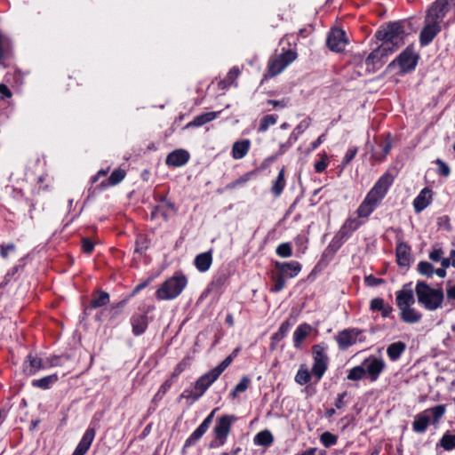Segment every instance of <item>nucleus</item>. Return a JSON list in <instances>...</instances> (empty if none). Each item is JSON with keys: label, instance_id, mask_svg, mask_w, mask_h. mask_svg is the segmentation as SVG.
<instances>
[{"label": "nucleus", "instance_id": "864d4df0", "mask_svg": "<svg viewBox=\"0 0 455 455\" xmlns=\"http://www.w3.org/2000/svg\"><path fill=\"white\" fill-rule=\"evenodd\" d=\"M342 246L340 242L336 241L334 238L331 241V243L328 244L326 249L324 250L323 256H333L339 249Z\"/></svg>", "mask_w": 455, "mask_h": 455}, {"label": "nucleus", "instance_id": "b1692460", "mask_svg": "<svg viewBox=\"0 0 455 455\" xmlns=\"http://www.w3.org/2000/svg\"><path fill=\"white\" fill-rule=\"evenodd\" d=\"M95 436V429L88 428L72 455H84Z\"/></svg>", "mask_w": 455, "mask_h": 455}, {"label": "nucleus", "instance_id": "f3484780", "mask_svg": "<svg viewBox=\"0 0 455 455\" xmlns=\"http://www.w3.org/2000/svg\"><path fill=\"white\" fill-rule=\"evenodd\" d=\"M395 257L400 267H409L411 259V246L407 243L399 240L395 247Z\"/></svg>", "mask_w": 455, "mask_h": 455}, {"label": "nucleus", "instance_id": "bb28decb", "mask_svg": "<svg viewBox=\"0 0 455 455\" xmlns=\"http://www.w3.org/2000/svg\"><path fill=\"white\" fill-rule=\"evenodd\" d=\"M184 286H160L156 291V296L159 299H171L177 297Z\"/></svg>", "mask_w": 455, "mask_h": 455}, {"label": "nucleus", "instance_id": "393cba45", "mask_svg": "<svg viewBox=\"0 0 455 455\" xmlns=\"http://www.w3.org/2000/svg\"><path fill=\"white\" fill-rule=\"evenodd\" d=\"M251 148V140L248 139L235 141L232 146L231 156L234 159L243 158Z\"/></svg>", "mask_w": 455, "mask_h": 455}, {"label": "nucleus", "instance_id": "0eeeda50", "mask_svg": "<svg viewBox=\"0 0 455 455\" xmlns=\"http://www.w3.org/2000/svg\"><path fill=\"white\" fill-rule=\"evenodd\" d=\"M394 53L388 45L381 44L374 49L365 59L364 64L369 72H375L386 62L388 55Z\"/></svg>", "mask_w": 455, "mask_h": 455}, {"label": "nucleus", "instance_id": "cd10ccee", "mask_svg": "<svg viewBox=\"0 0 455 455\" xmlns=\"http://www.w3.org/2000/svg\"><path fill=\"white\" fill-rule=\"evenodd\" d=\"M212 262V255L211 251H206L198 254L195 258V266L200 272L207 271Z\"/></svg>", "mask_w": 455, "mask_h": 455}, {"label": "nucleus", "instance_id": "e433bc0d", "mask_svg": "<svg viewBox=\"0 0 455 455\" xmlns=\"http://www.w3.org/2000/svg\"><path fill=\"white\" fill-rule=\"evenodd\" d=\"M405 348L406 345L402 341L392 343L387 347V355L391 360H396L400 357L401 354L405 350Z\"/></svg>", "mask_w": 455, "mask_h": 455}, {"label": "nucleus", "instance_id": "58836bf2", "mask_svg": "<svg viewBox=\"0 0 455 455\" xmlns=\"http://www.w3.org/2000/svg\"><path fill=\"white\" fill-rule=\"evenodd\" d=\"M277 118H278V116L276 115L264 116L259 122L258 131L259 132H266L271 125H274L276 124Z\"/></svg>", "mask_w": 455, "mask_h": 455}, {"label": "nucleus", "instance_id": "dca6fc26", "mask_svg": "<svg viewBox=\"0 0 455 455\" xmlns=\"http://www.w3.org/2000/svg\"><path fill=\"white\" fill-rule=\"evenodd\" d=\"M361 331L357 329H349L340 331L336 336V340L340 349H347L348 347L355 343L357 337L361 334Z\"/></svg>", "mask_w": 455, "mask_h": 455}, {"label": "nucleus", "instance_id": "a878e982", "mask_svg": "<svg viewBox=\"0 0 455 455\" xmlns=\"http://www.w3.org/2000/svg\"><path fill=\"white\" fill-rule=\"evenodd\" d=\"M220 111H212L198 115L186 125V128L203 126L204 124L216 119L220 116Z\"/></svg>", "mask_w": 455, "mask_h": 455}, {"label": "nucleus", "instance_id": "c03bdc74", "mask_svg": "<svg viewBox=\"0 0 455 455\" xmlns=\"http://www.w3.org/2000/svg\"><path fill=\"white\" fill-rule=\"evenodd\" d=\"M276 254L281 258H288L292 255V248L290 243H282L275 249Z\"/></svg>", "mask_w": 455, "mask_h": 455}, {"label": "nucleus", "instance_id": "13d9d810", "mask_svg": "<svg viewBox=\"0 0 455 455\" xmlns=\"http://www.w3.org/2000/svg\"><path fill=\"white\" fill-rule=\"evenodd\" d=\"M289 327H290V323H289V321H285V322H283V323L281 324V326H280V328H279L278 331H277L276 333H275V334H274V336H273V339H274L275 341H280V340L284 337L285 333L288 331Z\"/></svg>", "mask_w": 455, "mask_h": 455}, {"label": "nucleus", "instance_id": "7c9ffc66", "mask_svg": "<svg viewBox=\"0 0 455 455\" xmlns=\"http://www.w3.org/2000/svg\"><path fill=\"white\" fill-rule=\"evenodd\" d=\"M256 175V172L255 171H251V172H248L244 174H243L242 176H240L238 179H236L235 180L227 184L225 186V189L226 190H233V189H235L237 188H242L243 187L249 180H251L254 176Z\"/></svg>", "mask_w": 455, "mask_h": 455}, {"label": "nucleus", "instance_id": "79ce46f5", "mask_svg": "<svg viewBox=\"0 0 455 455\" xmlns=\"http://www.w3.org/2000/svg\"><path fill=\"white\" fill-rule=\"evenodd\" d=\"M417 268L419 274L427 277H432L435 272L433 265L427 261H420Z\"/></svg>", "mask_w": 455, "mask_h": 455}, {"label": "nucleus", "instance_id": "9b49d317", "mask_svg": "<svg viewBox=\"0 0 455 455\" xmlns=\"http://www.w3.org/2000/svg\"><path fill=\"white\" fill-rule=\"evenodd\" d=\"M312 355L314 358L312 374L320 379L328 365V356L325 353V347L320 344L314 345L312 347Z\"/></svg>", "mask_w": 455, "mask_h": 455}, {"label": "nucleus", "instance_id": "ea45409f", "mask_svg": "<svg viewBox=\"0 0 455 455\" xmlns=\"http://www.w3.org/2000/svg\"><path fill=\"white\" fill-rule=\"evenodd\" d=\"M445 411H446V406L443 404H440V405L435 406L433 408H430L425 411L427 412V414L428 412H430L432 414L433 424L436 425V424H438L440 419L444 415Z\"/></svg>", "mask_w": 455, "mask_h": 455}, {"label": "nucleus", "instance_id": "39448f33", "mask_svg": "<svg viewBox=\"0 0 455 455\" xmlns=\"http://www.w3.org/2000/svg\"><path fill=\"white\" fill-rule=\"evenodd\" d=\"M419 58V54L415 51L414 44H411L388 64L387 68H392L395 65H397L402 74L411 73L415 70Z\"/></svg>", "mask_w": 455, "mask_h": 455}, {"label": "nucleus", "instance_id": "423d86ee", "mask_svg": "<svg viewBox=\"0 0 455 455\" xmlns=\"http://www.w3.org/2000/svg\"><path fill=\"white\" fill-rule=\"evenodd\" d=\"M418 300L428 310L438 308L443 300L442 289H434L431 286H416Z\"/></svg>", "mask_w": 455, "mask_h": 455}, {"label": "nucleus", "instance_id": "de8ad7c7", "mask_svg": "<svg viewBox=\"0 0 455 455\" xmlns=\"http://www.w3.org/2000/svg\"><path fill=\"white\" fill-rule=\"evenodd\" d=\"M443 250L438 244H435L428 254V258L433 262H439L441 259H443Z\"/></svg>", "mask_w": 455, "mask_h": 455}, {"label": "nucleus", "instance_id": "4d7b16f0", "mask_svg": "<svg viewBox=\"0 0 455 455\" xmlns=\"http://www.w3.org/2000/svg\"><path fill=\"white\" fill-rule=\"evenodd\" d=\"M329 159L326 154H323L319 161H317L315 165V172L321 173L324 172L328 166Z\"/></svg>", "mask_w": 455, "mask_h": 455}, {"label": "nucleus", "instance_id": "603ef678", "mask_svg": "<svg viewBox=\"0 0 455 455\" xmlns=\"http://www.w3.org/2000/svg\"><path fill=\"white\" fill-rule=\"evenodd\" d=\"M250 379L247 377H243L241 381L235 386V389L231 393V396L235 398L238 393L244 392L249 386Z\"/></svg>", "mask_w": 455, "mask_h": 455}, {"label": "nucleus", "instance_id": "774afa93", "mask_svg": "<svg viewBox=\"0 0 455 455\" xmlns=\"http://www.w3.org/2000/svg\"><path fill=\"white\" fill-rule=\"evenodd\" d=\"M310 124V118L302 120L293 130V132H296L298 135L299 136L304 132L306 129L308 128Z\"/></svg>", "mask_w": 455, "mask_h": 455}, {"label": "nucleus", "instance_id": "4468645a", "mask_svg": "<svg viewBox=\"0 0 455 455\" xmlns=\"http://www.w3.org/2000/svg\"><path fill=\"white\" fill-rule=\"evenodd\" d=\"M442 27L437 22H430L424 19V26L419 33V44L422 47L427 46L435 37L441 32Z\"/></svg>", "mask_w": 455, "mask_h": 455}, {"label": "nucleus", "instance_id": "8fccbe9b", "mask_svg": "<svg viewBox=\"0 0 455 455\" xmlns=\"http://www.w3.org/2000/svg\"><path fill=\"white\" fill-rule=\"evenodd\" d=\"M365 375V369L363 366H356L350 370L347 379L351 380H359Z\"/></svg>", "mask_w": 455, "mask_h": 455}, {"label": "nucleus", "instance_id": "4be33fe9", "mask_svg": "<svg viewBox=\"0 0 455 455\" xmlns=\"http://www.w3.org/2000/svg\"><path fill=\"white\" fill-rule=\"evenodd\" d=\"M27 259H19L18 263L12 267L5 275L3 284H8L12 282H17L19 278L26 273Z\"/></svg>", "mask_w": 455, "mask_h": 455}, {"label": "nucleus", "instance_id": "412c9836", "mask_svg": "<svg viewBox=\"0 0 455 455\" xmlns=\"http://www.w3.org/2000/svg\"><path fill=\"white\" fill-rule=\"evenodd\" d=\"M365 366V373L367 372L370 376L371 380L375 381L379 373L384 369V363L381 359L376 357H370L363 362V367Z\"/></svg>", "mask_w": 455, "mask_h": 455}, {"label": "nucleus", "instance_id": "0e129e2a", "mask_svg": "<svg viewBox=\"0 0 455 455\" xmlns=\"http://www.w3.org/2000/svg\"><path fill=\"white\" fill-rule=\"evenodd\" d=\"M186 283H187L186 276L183 275H174L170 280H165L164 282H163L162 284H177V285H180V284H186Z\"/></svg>", "mask_w": 455, "mask_h": 455}, {"label": "nucleus", "instance_id": "c85d7f7f", "mask_svg": "<svg viewBox=\"0 0 455 455\" xmlns=\"http://www.w3.org/2000/svg\"><path fill=\"white\" fill-rule=\"evenodd\" d=\"M132 332L140 335L145 331L148 326L147 314L134 315L132 318Z\"/></svg>", "mask_w": 455, "mask_h": 455}, {"label": "nucleus", "instance_id": "a18cd8bd", "mask_svg": "<svg viewBox=\"0 0 455 455\" xmlns=\"http://www.w3.org/2000/svg\"><path fill=\"white\" fill-rule=\"evenodd\" d=\"M363 225V222L358 220L355 218H348L346 220L342 227H344V229H347L350 234L357 230L361 226Z\"/></svg>", "mask_w": 455, "mask_h": 455}, {"label": "nucleus", "instance_id": "f257e3e1", "mask_svg": "<svg viewBox=\"0 0 455 455\" xmlns=\"http://www.w3.org/2000/svg\"><path fill=\"white\" fill-rule=\"evenodd\" d=\"M395 177L384 172L375 182L356 210L358 218H368L382 203L393 185Z\"/></svg>", "mask_w": 455, "mask_h": 455}, {"label": "nucleus", "instance_id": "37998d69", "mask_svg": "<svg viewBox=\"0 0 455 455\" xmlns=\"http://www.w3.org/2000/svg\"><path fill=\"white\" fill-rule=\"evenodd\" d=\"M311 379L310 373L307 368L304 367V365H301L300 369L298 371L295 380L299 385H305L307 384Z\"/></svg>", "mask_w": 455, "mask_h": 455}, {"label": "nucleus", "instance_id": "20e7f679", "mask_svg": "<svg viewBox=\"0 0 455 455\" xmlns=\"http://www.w3.org/2000/svg\"><path fill=\"white\" fill-rule=\"evenodd\" d=\"M414 302L415 299L411 290H401L398 291L396 303L401 311V318L405 323H417L421 318V315L411 307Z\"/></svg>", "mask_w": 455, "mask_h": 455}, {"label": "nucleus", "instance_id": "3c124183", "mask_svg": "<svg viewBox=\"0 0 455 455\" xmlns=\"http://www.w3.org/2000/svg\"><path fill=\"white\" fill-rule=\"evenodd\" d=\"M320 440L326 448H329L337 443L338 438L335 435L330 432H324L321 435Z\"/></svg>", "mask_w": 455, "mask_h": 455}, {"label": "nucleus", "instance_id": "bf43d9fd", "mask_svg": "<svg viewBox=\"0 0 455 455\" xmlns=\"http://www.w3.org/2000/svg\"><path fill=\"white\" fill-rule=\"evenodd\" d=\"M16 246L14 243H2L0 244V256L4 259H6L9 256L10 252L14 251Z\"/></svg>", "mask_w": 455, "mask_h": 455}, {"label": "nucleus", "instance_id": "2eb2a0df", "mask_svg": "<svg viewBox=\"0 0 455 455\" xmlns=\"http://www.w3.org/2000/svg\"><path fill=\"white\" fill-rule=\"evenodd\" d=\"M234 416L224 415L218 419V423L214 427V434L220 442V445L224 444L230 432Z\"/></svg>", "mask_w": 455, "mask_h": 455}, {"label": "nucleus", "instance_id": "f704fd0d", "mask_svg": "<svg viewBox=\"0 0 455 455\" xmlns=\"http://www.w3.org/2000/svg\"><path fill=\"white\" fill-rule=\"evenodd\" d=\"M311 331V326L304 323L299 325L294 332V345L299 347L300 343L307 338Z\"/></svg>", "mask_w": 455, "mask_h": 455}, {"label": "nucleus", "instance_id": "2f4dec72", "mask_svg": "<svg viewBox=\"0 0 455 455\" xmlns=\"http://www.w3.org/2000/svg\"><path fill=\"white\" fill-rule=\"evenodd\" d=\"M430 422V417L426 411L419 413L416 416L413 421L412 427L415 432L422 433L427 428Z\"/></svg>", "mask_w": 455, "mask_h": 455}, {"label": "nucleus", "instance_id": "338daca9", "mask_svg": "<svg viewBox=\"0 0 455 455\" xmlns=\"http://www.w3.org/2000/svg\"><path fill=\"white\" fill-rule=\"evenodd\" d=\"M232 356L228 355L226 357L217 367L213 368V370L220 375L224 370L231 363Z\"/></svg>", "mask_w": 455, "mask_h": 455}, {"label": "nucleus", "instance_id": "ddd939ff", "mask_svg": "<svg viewBox=\"0 0 455 455\" xmlns=\"http://www.w3.org/2000/svg\"><path fill=\"white\" fill-rule=\"evenodd\" d=\"M326 44L332 52H343L346 45L348 44L346 32L340 28L332 29L327 37Z\"/></svg>", "mask_w": 455, "mask_h": 455}, {"label": "nucleus", "instance_id": "1a4fd4ad", "mask_svg": "<svg viewBox=\"0 0 455 455\" xmlns=\"http://www.w3.org/2000/svg\"><path fill=\"white\" fill-rule=\"evenodd\" d=\"M375 147L371 149V158L377 162H383L390 153L393 144L389 132L374 137Z\"/></svg>", "mask_w": 455, "mask_h": 455}, {"label": "nucleus", "instance_id": "69168bd1", "mask_svg": "<svg viewBox=\"0 0 455 455\" xmlns=\"http://www.w3.org/2000/svg\"><path fill=\"white\" fill-rule=\"evenodd\" d=\"M295 244L298 246L299 251L302 253L307 250L306 243H307V238L304 235H299L294 239Z\"/></svg>", "mask_w": 455, "mask_h": 455}, {"label": "nucleus", "instance_id": "a19ab883", "mask_svg": "<svg viewBox=\"0 0 455 455\" xmlns=\"http://www.w3.org/2000/svg\"><path fill=\"white\" fill-rule=\"evenodd\" d=\"M440 445L446 451L455 448V435L445 433L440 441Z\"/></svg>", "mask_w": 455, "mask_h": 455}, {"label": "nucleus", "instance_id": "4c0bfd02", "mask_svg": "<svg viewBox=\"0 0 455 455\" xmlns=\"http://www.w3.org/2000/svg\"><path fill=\"white\" fill-rule=\"evenodd\" d=\"M273 441V435L268 430L260 431L254 438V443L261 446H269Z\"/></svg>", "mask_w": 455, "mask_h": 455}, {"label": "nucleus", "instance_id": "680f3d73", "mask_svg": "<svg viewBox=\"0 0 455 455\" xmlns=\"http://www.w3.org/2000/svg\"><path fill=\"white\" fill-rule=\"evenodd\" d=\"M204 433L199 428L197 427L193 433L192 435L189 436V438L186 441V443H185V446L184 448L188 447V446H190L191 444H193L196 441H197L198 439H200L203 435Z\"/></svg>", "mask_w": 455, "mask_h": 455}, {"label": "nucleus", "instance_id": "6ab92c4d", "mask_svg": "<svg viewBox=\"0 0 455 455\" xmlns=\"http://www.w3.org/2000/svg\"><path fill=\"white\" fill-rule=\"evenodd\" d=\"M190 158L189 153L185 149H175L168 154L165 164L171 167L185 165Z\"/></svg>", "mask_w": 455, "mask_h": 455}, {"label": "nucleus", "instance_id": "72a5a7b5", "mask_svg": "<svg viewBox=\"0 0 455 455\" xmlns=\"http://www.w3.org/2000/svg\"><path fill=\"white\" fill-rule=\"evenodd\" d=\"M240 69L237 67H233L228 73L227 76L219 83V87L226 89L232 85L234 82L240 76Z\"/></svg>", "mask_w": 455, "mask_h": 455}, {"label": "nucleus", "instance_id": "c756f323", "mask_svg": "<svg viewBox=\"0 0 455 455\" xmlns=\"http://www.w3.org/2000/svg\"><path fill=\"white\" fill-rule=\"evenodd\" d=\"M285 169L284 167H283L279 172H278V175H277V178L275 179V180L273 182V185H272V188H271V193L275 196V197H279L284 188H285V185H286V180H285Z\"/></svg>", "mask_w": 455, "mask_h": 455}, {"label": "nucleus", "instance_id": "a211bd4d", "mask_svg": "<svg viewBox=\"0 0 455 455\" xmlns=\"http://www.w3.org/2000/svg\"><path fill=\"white\" fill-rule=\"evenodd\" d=\"M219 376L220 375L212 369L209 372L200 377L195 384V388L196 390H199V392L194 395V398L197 399L198 397H200L207 390V388L219 378Z\"/></svg>", "mask_w": 455, "mask_h": 455}, {"label": "nucleus", "instance_id": "49530a36", "mask_svg": "<svg viewBox=\"0 0 455 455\" xmlns=\"http://www.w3.org/2000/svg\"><path fill=\"white\" fill-rule=\"evenodd\" d=\"M435 164L437 165L436 173L438 175L443 177H448L451 174V168L442 159L437 158L435 161Z\"/></svg>", "mask_w": 455, "mask_h": 455}, {"label": "nucleus", "instance_id": "e2e57ef3", "mask_svg": "<svg viewBox=\"0 0 455 455\" xmlns=\"http://www.w3.org/2000/svg\"><path fill=\"white\" fill-rule=\"evenodd\" d=\"M357 151L358 149L356 147L348 148L345 154V156L343 157L342 164L344 165L348 164L355 158V156L357 154Z\"/></svg>", "mask_w": 455, "mask_h": 455}, {"label": "nucleus", "instance_id": "6e6552de", "mask_svg": "<svg viewBox=\"0 0 455 455\" xmlns=\"http://www.w3.org/2000/svg\"><path fill=\"white\" fill-rule=\"evenodd\" d=\"M455 7V0H435L427 10L425 19L441 25L443 18L450 11V5Z\"/></svg>", "mask_w": 455, "mask_h": 455}, {"label": "nucleus", "instance_id": "09e8293b", "mask_svg": "<svg viewBox=\"0 0 455 455\" xmlns=\"http://www.w3.org/2000/svg\"><path fill=\"white\" fill-rule=\"evenodd\" d=\"M23 76L20 70H15L13 72H7L5 75V81L7 83H14L19 85L22 84Z\"/></svg>", "mask_w": 455, "mask_h": 455}, {"label": "nucleus", "instance_id": "aec40b11", "mask_svg": "<svg viewBox=\"0 0 455 455\" xmlns=\"http://www.w3.org/2000/svg\"><path fill=\"white\" fill-rule=\"evenodd\" d=\"M433 200V191L429 188H424L413 200V208L416 213L425 210Z\"/></svg>", "mask_w": 455, "mask_h": 455}, {"label": "nucleus", "instance_id": "c9c22d12", "mask_svg": "<svg viewBox=\"0 0 455 455\" xmlns=\"http://www.w3.org/2000/svg\"><path fill=\"white\" fill-rule=\"evenodd\" d=\"M371 308L374 311H380L384 317L388 316L392 312V307L385 305L384 300L380 298H375L371 301Z\"/></svg>", "mask_w": 455, "mask_h": 455}, {"label": "nucleus", "instance_id": "5701e85b", "mask_svg": "<svg viewBox=\"0 0 455 455\" xmlns=\"http://www.w3.org/2000/svg\"><path fill=\"white\" fill-rule=\"evenodd\" d=\"M12 56V44L9 37L0 33V65L8 67L7 61Z\"/></svg>", "mask_w": 455, "mask_h": 455}, {"label": "nucleus", "instance_id": "5fc2aeb1", "mask_svg": "<svg viewBox=\"0 0 455 455\" xmlns=\"http://www.w3.org/2000/svg\"><path fill=\"white\" fill-rule=\"evenodd\" d=\"M95 243L89 237H83L81 240V249L85 254H91L94 250Z\"/></svg>", "mask_w": 455, "mask_h": 455}, {"label": "nucleus", "instance_id": "7ed1b4c3", "mask_svg": "<svg viewBox=\"0 0 455 455\" xmlns=\"http://www.w3.org/2000/svg\"><path fill=\"white\" fill-rule=\"evenodd\" d=\"M108 171V168L106 170L101 169L91 178L92 186L88 188L90 196H94L96 194L100 193L108 188L119 184L126 176L125 171L118 168L114 170L108 179L102 180L100 184L93 186L101 177L106 176Z\"/></svg>", "mask_w": 455, "mask_h": 455}, {"label": "nucleus", "instance_id": "f8f14e48", "mask_svg": "<svg viewBox=\"0 0 455 455\" xmlns=\"http://www.w3.org/2000/svg\"><path fill=\"white\" fill-rule=\"evenodd\" d=\"M275 267L277 275L275 284H284L285 279L298 275L301 270L300 263L295 260L283 263L276 262Z\"/></svg>", "mask_w": 455, "mask_h": 455}, {"label": "nucleus", "instance_id": "f03ea898", "mask_svg": "<svg viewBox=\"0 0 455 455\" xmlns=\"http://www.w3.org/2000/svg\"><path fill=\"white\" fill-rule=\"evenodd\" d=\"M411 23L406 20L389 21L382 24L375 32L374 37L388 45L393 52L405 44V38L410 34Z\"/></svg>", "mask_w": 455, "mask_h": 455}, {"label": "nucleus", "instance_id": "6e6d98bb", "mask_svg": "<svg viewBox=\"0 0 455 455\" xmlns=\"http://www.w3.org/2000/svg\"><path fill=\"white\" fill-rule=\"evenodd\" d=\"M56 379L57 376L53 374L36 380L34 382V385L42 388H46L49 387L51 383L54 382Z\"/></svg>", "mask_w": 455, "mask_h": 455}, {"label": "nucleus", "instance_id": "052dcab7", "mask_svg": "<svg viewBox=\"0 0 455 455\" xmlns=\"http://www.w3.org/2000/svg\"><path fill=\"white\" fill-rule=\"evenodd\" d=\"M352 234H350L347 229H344V227L341 226V228H339V230L335 234V235L333 236V238L338 241V242H340L341 244L344 243L345 241H347L350 236H351Z\"/></svg>", "mask_w": 455, "mask_h": 455}, {"label": "nucleus", "instance_id": "473e14b6", "mask_svg": "<svg viewBox=\"0 0 455 455\" xmlns=\"http://www.w3.org/2000/svg\"><path fill=\"white\" fill-rule=\"evenodd\" d=\"M93 295L95 296L90 303L92 308H97L107 305L109 301V295L108 292L97 290Z\"/></svg>", "mask_w": 455, "mask_h": 455}, {"label": "nucleus", "instance_id": "9d476101", "mask_svg": "<svg viewBox=\"0 0 455 455\" xmlns=\"http://www.w3.org/2000/svg\"><path fill=\"white\" fill-rule=\"evenodd\" d=\"M297 58L296 52L287 50L274 59H270L267 64V73L270 76L280 74L287 66Z\"/></svg>", "mask_w": 455, "mask_h": 455}]
</instances>
